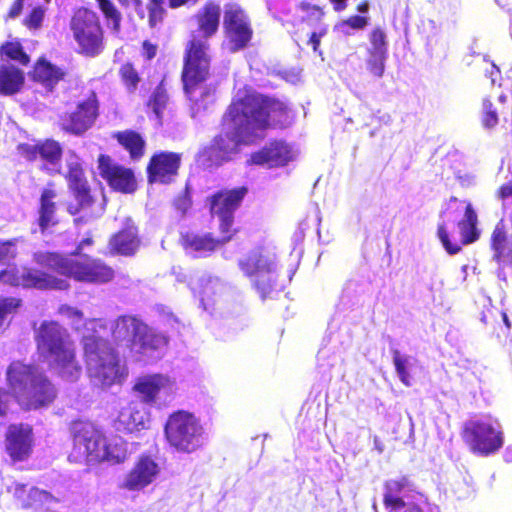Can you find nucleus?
Returning a JSON list of instances; mask_svg holds the SVG:
<instances>
[{
  "mask_svg": "<svg viewBox=\"0 0 512 512\" xmlns=\"http://www.w3.org/2000/svg\"><path fill=\"white\" fill-rule=\"evenodd\" d=\"M292 120L293 114L284 102L264 97L251 89H240L224 116V134L215 139L210 153H216L215 162L226 160L241 144L260 138L266 127H284Z\"/></svg>",
  "mask_w": 512,
  "mask_h": 512,
  "instance_id": "f257e3e1",
  "label": "nucleus"
},
{
  "mask_svg": "<svg viewBox=\"0 0 512 512\" xmlns=\"http://www.w3.org/2000/svg\"><path fill=\"white\" fill-rule=\"evenodd\" d=\"M220 6L207 3L198 13V29L186 48L182 80L185 93L191 102L190 109L195 117L206 111L216 98V88L207 83L210 68V55L207 40L219 26Z\"/></svg>",
  "mask_w": 512,
  "mask_h": 512,
  "instance_id": "f03ea898",
  "label": "nucleus"
},
{
  "mask_svg": "<svg viewBox=\"0 0 512 512\" xmlns=\"http://www.w3.org/2000/svg\"><path fill=\"white\" fill-rule=\"evenodd\" d=\"M108 329L103 320H89L83 324L82 343L89 377L95 385L108 388L121 384L128 372L104 339Z\"/></svg>",
  "mask_w": 512,
  "mask_h": 512,
  "instance_id": "7ed1b4c3",
  "label": "nucleus"
},
{
  "mask_svg": "<svg viewBox=\"0 0 512 512\" xmlns=\"http://www.w3.org/2000/svg\"><path fill=\"white\" fill-rule=\"evenodd\" d=\"M73 447L69 460L73 462L111 464L124 462L128 457L127 443L120 437L106 439L92 423L76 422L72 427Z\"/></svg>",
  "mask_w": 512,
  "mask_h": 512,
  "instance_id": "20e7f679",
  "label": "nucleus"
},
{
  "mask_svg": "<svg viewBox=\"0 0 512 512\" xmlns=\"http://www.w3.org/2000/svg\"><path fill=\"white\" fill-rule=\"evenodd\" d=\"M36 341L40 354L61 378L76 381L80 377L82 367L76 359L74 344L58 323L43 322L37 330Z\"/></svg>",
  "mask_w": 512,
  "mask_h": 512,
  "instance_id": "39448f33",
  "label": "nucleus"
},
{
  "mask_svg": "<svg viewBox=\"0 0 512 512\" xmlns=\"http://www.w3.org/2000/svg\"><path fill=\"white\" fill-rule=\"evenodd\" d=\"M8 385L18 404L26 410L50 405L56 397V389L36 367L13 362L6 372Z\"/></svg>",
  "mask_w": 512,
  "mask_h": 512,
  "instance_id": "423d86ee",
  "label": "nucleus"
},
{
  "mask_svg": "<svg viewBox=\"0 0 512 512\" xmlns=\"http://www.w3.org/2000/svg\"><path fill=\"white\" fill-rule=\"evenodd\" d=\"M110 331L115 342L124 344L137 360L159 359L167 345V338L132 316L119 317Z\"/></svg>",
  "mask_w": 512,
  "mask_h": 512,
  "instance_id": "0eeeda50",
  "label": "nucleus"
},
{
  "mask_svg": "<svg viewBox=\"0 0 512 512\" xmlns=\"http://www.w3.org/2000/svg\"><path fill=\"white\" fill-rule=\"evenodd\" d=\"M34 261L41 266L55 270L76 281L85 283H105L113 278V270L99 259L81 253L61 255L38 251Z\"/></svg>",
  "mask_w": 512,
  "mask_h": 512,
  "instance_id": "6e6552de",
  "label": "nucleus"
},
{
  "mask_svg": "<svg viewBox=\"0 0 512 512\" xmlns=\"http://www.w3.org/2000/svg\"><path fill=\"white\" fill-rule=\"evenodd\" d=\"M165 438L173 449L193 453L204 446L207 433L199 416L188 410L172 412L164 425Z\"/></svg>",
  "mask_w": 512,
  "mask_h": 512,
  "instance_id": "1a4fd4ad",
  "label": "nucleus"
},
{
  "mask_svg": "<svg viewBox=\"0 0 512 512\" xmlns=\"http://www.w3.org/2000/svg\"><path fill=\"white\" fill-rule=\"evenodd\" d=\"M462 436L470 451L482 457L495 454L504 445L503 428L498 419L489 414L467 420Z\"/></svg>",
  "mask_w": 512,
  "mask_h": 512,
  "instance_id": "9d476101",
  "label": "nucleus"
},
{
  "mask_svg": "<svg viewBox=\"0 0 512 512\" xmlns=\"http://www.w3.org/2000/svg\"><path fill=\"white\" fill-rule=\"evenodd\" d=\"M239 267L263 299L282 289L278 283V261L273 251H253L240 260Z\"/></svg>",
  "mask_w": 512,
  "mask_h": 512,
  "instance_id": "9b49d317",
  "label": "nucleus"
},
{
  "mask_svg": "<svg viewBox=\"0 0 512 512\" xmlns=\"http://www.w3.org/2000/svg\"><path fill=\"white\" fill-rule=\"evenodd\" d=\"M176 379L164 373H151L139 376L132 387L141 403L156 408L169 406L177 393Z\"/></svg>",
  "mask_w": 512,
  "mask_h": 512,
  "instance_id": "f8f14e48",
  "label": "nucleus"
},
{
  "mask_svg": "<svg viewBox=\"0 0 512 512\" xmlns=\"http://www.w3.org/2000/svg\"><path fill=\"white\" fill-rule=\"evenodd\" d=\"M70 29L80 53L96 56L103 51V31L96 13L88 9L77 10L70 21Z\"/></svg>",
  "mask_w": 512,
  "mask_h": 512,
  "instance_id": "ddd939ff",
  "label": "nucleus"
},
{
  "mask_svg": "<svg viewBox=\"0 0 512 512\" xmlns=\"http://www.w3.org/2000/svg\"><path fill=\"white\" fill-rule=\"evenodd\" d=\"M0 282L27 288L37 289H57L65 290L69 287V282L44 272L24 269L19 275L15 267H9L0 272Z\"/></svg>",
  "mask_w": 512,
  "mask_h": 512,
  "instance_id": "4468645a",
  "label": "nucleus"
},
{
  "mask_svg": "<svg viewBox=\"0 0 512 512\" xmlns=\"http://www.w3.org/2000/svg\"><path fill=\"white\" fill-rule=\"evenodd\" d=\"M246 189L239 188L228 191H221L213 195L209 200L210 211L213 217H217L219 221L220 233H235L232 229L234 212L240 205Z\"/></svg>",
  "mask_w": 512,
  "mask_h": 512,
  "instance_id": "2eb2a0df",
  "label": "nucleus"
},
{
  "mask_svg": "<svg viewBox=\"0 0 512 512\" xmlns=\"http://www.w3.org/2000/svg\"><path fill=\"white\" fill-rule=\"evenodd\" d=\"M160 471V465L155 458L141 455L123 477L121 487L131 492L142 491L156 481Z\"/></svg>",
  "mask_w": 512,
  "mask_h": 512,
  "instance_id": "dca6fc26",
  "label": "nucleus"
},
{
  "mask_svg": "<svg viewBox=\"0 0 512 512\" xmlns=\"http://www.w3.org/2000/svg\"><path fill=\"white\" fill-rule=\"evenodd\" d=\"M224 26L230 51L241 49L249 42L252 31L246 14L238 5L230 4L226 7Z\"/></svg>",
  "mask_w": 512,
  "mask_h": 512,
  "instance_id": "f3484780",
  "label": "nucleus"
},
{
  "mask_svg": "<svg viewBox=\"0 0 512 512\" xmlns=\"http://www.w3.org/2000/svg\"><path fill=\"white\" fill-rule=\"evenodd\" d=\"M18 152L28 160L40 159L43 169L51 174L60 173L62 147L52 139L38 143H22L18 145Z\"/></svg>",
  "mask_w": 512,
  "mask_h": 512,
  "instance_id": "a211bd4d",
  "label": "nucleus"
},
{
  "mask_svg": "<svg viewBox=\"0 0 512 512\" xmlns=\"http://www.w3.org/2000/svg\"><path fill=\"white\" fill-rule=\"evenodd\" d=\"M401 484L398 481H389L386 483V492L384 494V505L393 511L403 512H440V508L431 504L421 493H414L405 498L394 495L400 491Z\"/></svg>",
  "mask_w": 512,
  "mask_h": 512,
  "instance_id": "6ab92c4d",
  "label": "nucleus"
},
{
  "mask_svg": "<svg viewBox=\"0 0 512 512\" xmlns=\"http://www.w3.org/2000/svg\"><path fill=\"white\" fill-rule=\"evenodd\" d=\"M98 171L109 186L116 191L132 193L136 189V181L133 172L114 162L109 156L100 155L98 159Z\"/></svg>",
  "mask_w": 512,
  "mask_h": 512,
  "instance_id": "aec40b11",
  "label": "nucleus"
},
{
  "mask_svg": "<svg viewBox=\"0 0 512 512\" xmlns=\"http://www.w3.org/2000/svg\"><path fill=\"white\" fill-rule=\"evenodd\" d=\"M97 111L96 97L91 95L80 102L76 110L62 120L63 129L76 135L84 133L94 124Z\"/></svg>",
  "mask_w": 512,
  "mask_h": 512,
  "instance_id": "412c9836",
  "label": "nucleus"
},
{
  "mask_svg": "<svg viewBox=\"0 0 512 512\" xmlns=\"http://www.w3.org/2000/svg\"><path fill=\"white\" fill-rule=\"evenodd\" d=\"M150 424V412L138 401H131L123 406L116 420L117 429L130 433L148 429Z\"/></svg>",
  "mask_w": 512,
  "mask_h": 512,
  "instance_id": "4be33fe9",
  "label": "nucleus"
},
{
  "mask_svg": "<svg viewBox=\"0 0 512 512\" xmlns=\"http://www.w3.org/2000/svg\"><path fill=\"white\" fill-rule=\"evenodd\" d=\"M33 430L28 424H12L6 433V449L14 460L26 458L33 446Z\"/></svg>",
  "mask_w": 512,
  "mask_h": 512,
  "instance_id": "5701e85b",
  "label": "nucleus"
},
{
  "mask_svg": "<svg viewBox=\"0 0 512 512\" xmlns=\"http://www.w3.org/2000/svg\"><path fill=\"white\" fill-rule=\"evenodd\" d=\"M298 151L290 144L283 141H275L266 145L259 152L251 156V163L257 165H266L268 167H277L286 165L294 160Z\"/></svg>",
  "mask_w": 512,
  "mask_h": 512,
  "instance_id": "b1692460",
  "label": "nucleus"
},
{
  "mask_svg": "<svg viewBox=\"0 0 512 512\" xmlns=\"http://www.w3.org/2000/svg\"><path fill=\"white\" fill-rule=\"evenodd\" d=\"M181 161L180 154L161 152L154 155L148 166L150 182L169 183L176 176Z\"/></svg>",
  "mask_w": 512,
  "mask_h": 512,
  "instance_id": "393cba45",
  "label": "nucleus"
},
{
  "mask_svg": "<svg viewBox=\"0 0 512 512\" xmlns=\"http://www.w3.org/2000/svg\"><path fill=\"white\" fill-rule=\"evenodd\" d=\"M232 237V234L228 233H221V237L218 239L213 238L210 234L188 233L183 236L182 244L188 254L194 257H203L230 241Z\"/></svg>",
  "mask_w": 512,
  "mask_h": 512,
  "instance_id": "a878e982",
  "label": "nucleus"
},
{
  "mask_svg": "<svg viewBox=\"0 0 512 512\" xmlns=\"http://www.w3.org/2000/svg\"><path fill=\"white\" fill-rule=\"evenodd\" d=\"M68 168L67 179L81 208L90 204V195L87 182L84 178L80 158L72 151L68 152L66 157Z\"/></svg>",
  "mask_w": 512,
  "mask_h": 512,
  "instance_id": "bb28decb",
  "label": "nucleus"
},
{
  "mask_svg": "<svg viewBox=\"0 0 512 512\" xmlns=\"http://www.w3.org/2000/svg\"><path fill=\"white\" fill-rule=\"evenodd\" d=\"M192 290L199 297L203 308L209 310L222 297L226 286L219 278L206 276L199 279L197 286H193Z\"/></svg>",
  "mask_w": 512,
  "mask_h": 512,
  "instance_id": "cd10ccee",
  "label": "nucleus"
},
{
  "mask_svg": "<svg viewBox=\"0 0 512 512\" xmlns=\"http://www.w3.org/2000/svg\"><path fill=\"white\" fill-rule=\"evenodd\" d=\"M111 250L122 255H131L139 247L137 230L131 220H127L125 228L110 240Z\"/></svg>",
  "mask_w": 512,
  "mask_h": 512,
  "instance_id": "c85d7f7f",
  "label": "nucleus"
},
{
  "mask_svg": "<svg viewBox=\"0 0 512 512\" xmlns=\"http://www.w3.org/2000/svg\"><path fill=\"white\" fill-rule=\"evenodd\" d=\"M24 84V73L9 63L0 64V94L17 93Z\"/></svg>",
  "mask_w": 512,
  "mask_h": 512,
  "instance_id": "c756f323",
  "label": "nucleus"
},
{
  "mask_svg": "<svg viewBox=\"0 0 512 512\" xmlns=\"http://www.w3.org/2000/svg\"><path fill=\"white\" fill-rule=\"evenodd\" d=\"M301 8L306 12V18L309 23L315 24L308 43L312 46L313 50L317 52L321 38L325 36L328 31V25L321 21L324 12L320 7L310 4H302Z\"/></svg>",
  "mask_w": 512,
  "mask_h": 512,
  "instance_id": "7c9ffc66",
  "label": "nucleus"
},
{
  "mask_svg": "<svg viewBox=\"0 0 512 512\" xmlns=\"http://www.w3.org/2000/svg\"><path fill=\"white\" fill-rule=\"evenodd\" d=\"M14 496L23 507H36L54 500L46 491L19 483L14 486Z\"/></svg>",
  "mask_w": 512,
  "mask_h": 512,
  "instance_id": "2f4dec72",
  "label": "nucleus"
},
{
  "mask_svg": "<svg viewBox=\"0 0 512 512\" xmlns=\"http://www.w3.org/2000/svg\"><path fill=\"white\" fill-rule=\"evenodd\" d=\"M393 361L400 381L407 387L411 386L419 368L417 359L395 352Z\"/></svg>",
  "mask_w": 512,
  "mask_h": 512,
  "instance_id": "473e14b6",
  "label": "nucleus"
},
{
  "mask_svg": "<svg viewBox=\"0 0 512 512\" xmlns=\"http://www.w3.org/2000/svg\"><path fill=\"white\" fill-rule=\"evenodd\" d=\"M55 198V193L51 189H45L41 195L40 199V209H39V226L41 231L44 232L51 226L57 223L56 215H55V203L53 199Z\"/></svg>",
  "mask_w": 512,
  "mask_h": 512,
  "instance_id": "72a5a7b5",
  "label": "nucleus"
},
{
  "mask_svg": "<svg viewBox=\"0 0 512 512\" xmlns=\"http://www.w3.org/2000/svg\"><path fill=\"white\" fill-rule=\"evenodd\" d=\"M33 77L44 86L52 88L62 77L63 72L45 60L37 62Z\"/></svg>",
  "mask_w": 512,
  "mask_h": 512,
  "instance_id": "f704fd0d",
  "label": "nucleus"
},
{
  "mask_svg": "<svg viewBox=\"0 0 512 512\" xmlns=\"http://www.w3.org/2000/svg\"><path fill=\"white\" fill-rule=\"evenodd\" d=\"M477 215L472 208V205L468 203L465 207V215L462 221L459 222V228L463 237V242L468 244L474 242L477 237Z\"/></svg>",
  "mask_w": 512,
  "mask_h": 512,
  "instance_id": "c9c22d12",
  "label": "nucleus"
},
{
  "mask_svg": "<svg viewBox=\"0 0 512 512\" xmlns=\"http://www.w3.org/2000/svg\"><path fill=\"white\" fill-rule=\"evenodd\" d=\"M492 248L494 250V258L498 262H504L509 259L512 263V250L507 252L506 249V232L504 226L499 223L496 225L492 233Z\"/></svg>",
  "mask_w": 512,
  "mask_h": 512,
  "instance_id": "e433bc0d",
  "label": "nucleus"
},
{
  "mask_svg": "<svg viewBox=\"0 0 512 512\" xmlns=\"http://www.w3.org/2000/svg\"><path fill=\"white\" fill-rule=\"evenodd\" d=\"M118 141L129 152L132 158H139L143 154L144 141L141 136L132 131H126L117 135Z\"/></svg>",
  "mask_w": 512,
  "mask_h": 512,
  "instance_id": "4c0bfd02",
  "label": "nucleus"
},
{
  "mask_svg": "<svg viewBox=\"0 0 512 512\" xmlns=\"http://www.w3.org/2000/svg\"><path fill=\"white\" fill-rule=\"evenodd\" d=\"M368 24V19L363 16H351L348 19L338 22L334 26V31L339 34L349 36L357 30L364 29Z\"/></svg>",
  "mask_w": 512,
  "mask_h": 512,
  "instance_id": "58836bf2",
  "label": "nucleus"
},
{
  "mask_svg": "<svg viewBox=\"0 0 512 512\" xmlns=\"http://www.w3.org/2000/svg\"><path fill=\"white\" fill-rule=\"evenodd\" d=\"M387 54L383 52H368L366 68L371 75L381 78L385 71Z\"/></svg>",
  "mask_w": 512,
  "mask_h": 512,
  "instance_id": "ea45409f",
  "label": "nucleus"
},
{
  "mask_svg": "<svg viewBox=\"0 0 512 512\" xmlns=\"http://www.w3.org/2000/svg\"><path fill=\"white\" fill-rule=\"evenodd\" d=\"M1 56L15 60L22 65H26L29 62L28 55L23 52L21 44L17 41L7 42L2 45Z\"/></svg>",
  "mask_w": 512,
  "mask_h": 512,
  "instance_id": "a19ab883",
  "label": "nucleus"
},
{
  "mask_svg": "<svg viewBox=\"0 0 512 512\" xmlns=\"http://www.w3.org/2000/svg\"><path fill=\"white\" fill-rule=\"evenodd\" d=\"M451 215L449 212H445L442 216V221L438 225L437 229V235L439 240L441 241L443 247L449 254H456L460 251V246L457 243H452L449 240L448 233H447V227H446V221L451 220Z\"/></svg>",
  "mask_w": 512,
  "mask_h": 512,
  "instance_id": "79ce46f5",
  "label": "nucleus"
},
{
  "mask_svg": "<svg viewBox=\"0 0 512 512\" xmlns=\"http://www.w3.org/2000/svg\"><path fill=\"white\" fill-rule=\"evenodd\" d=\"M167 100H168V97H167V94L164 91V89L161 86L157 87L152 94V97L149 101L148 106H149V108L152 109V111L155 115V118L158 121H160V118H161L163 109L166 106Z\"/></svg>",
  "mask_w": 512,
  "mask_h": 512,
  "instance_id": "37998d69",
  "label": "nucleus"
},
{
  "mask_svg": "<svg viewBox=\"0 0 512 512\" xmlns=\"http://www.w3.org/2000/svg\"><path fill=\"white\" fill-rule=\"evenodd\" d=\"M99 7L108 20V25L114 30L118 31L120 24V14L115 9L114 5L109 0H97Z\"/></svg>",
  "mask_w": 512,
  "mask_h": 512,
  "instance_id": "c03bdc74",
  "label": "nucleus"
},
{
  "mask_svg": "<svg viewBox=\"0 0 512 512\" xmlns=\"http://www.w3.org/2000/svg\"><path fill=\"white\" fill-rule=\"evenodd\" d=\"M20 301L16 298L0 300V329L7 323L8 317L19 307Z\"/></svg>",
  "mask_w": 512,
  "mask_h": 512,
  "instance_id": "a18cd8bd",
  "label": "nucleus"
},
{
  "mask_svg": "<svg viewBox=\"0 0 512 512\" xmlns=\"http://www.w3.org/2000/svg\"><path fill=\"white\" fill-rule=\"evenodd\" d=\"M368 52H383L387 54L386 36L381 29H375L372 31Z\"/></svg>",
  "mask_w": 512,
  "mask_h": 512,
  "instance_id": "49530a36",
  "label": "nucleus"
},
{
  "mask_svg": "<svg viewBox=\"0 0 512 512\" xmlns=\"http://www.w3.org/2000/svg\"><path fill=\"white\" fill-rule=\"evenodd\" d=\"M482 122L486 128H493L498 124V114L490 100L484 99L482 104Z\"/></svg>",
  "mask_w": 512,
  "mask_h": 512,
  "instance_id": "de8ad7c7",
  "label": "nucleus"
},
{
  "mask_svg": "<svg viewBox=\"0 0 512 512\" xmlns=\"http://www.w3.org/2000/svg\"><path fill=\"white\" fill-rule=\"evenodd\" d=\"M59 314L67 318L75 329H80L83 322V313L80 310L68 305H62L59 308Z\"/></svg>",
  "mask_w": 512,
  "mask_h": 512,
  "instance_id": "09e8293b",
  "label": "nucleus"
},
{
  "mask_svg": "<svg viewBox=\"0 0 512 512\" xmlns=\"http://www.w3.org/2000/svg\"><path fill=\"white\" fill-rule=\"evenodd\" d=\"M120 75H121L123 83L129 90L136 88V86L139 82V77H138L137 72L135 71V69L133 68V66L131 64H129V63L124 64L120 68Z\"/></svg>",
  "mask_w": 512,
  "mask_h": 512,
  "instance_id": "8fccbe9b",
  "label": "nucleus"
},
{
  "mask_svg": "<svg viewBox=\"0 0 512 512\" xmlns=\"http://www.w3.org/2000/svg\"><path fill=\"white\" fill-rule=\"evenodd\" d=\"M163 0H150L149 4V23L150 25L156 26L163 17Z\"/></svg>",
  "mask_w": 512,
  "mask_h": 512,
  "instance_id": "3c124183",
  "label": "nucleus"
},
{
  "mask_svg": "<svg viewBox=\"0 0 512 512\" xmlns=\"http://www.w3.org/2000/svg\"><path fill=\"white\" fill-rule=\"evenodd\" d=\"M44 16H45L44 8L37 6V7L33 8L32 11L30 12V14L25 18L24 24L29 29H38L43 22Z\"/></svg>",
  "mask_w": 512,
  "mask_h": 512,
  "instance_id": "603ef678",
  "label": "nucleus"
},
{
  "mask_svg": "<svg viewBox=\"0 0 512 512\" xmlns=\"http://www.w3.org/2000/svg\"><path fill=\"white\" fill-rule=\"evenodd\" d=\"M17 239L0 243V262H6L14 259L17 255Z\"/></svg>",
  "mask_w": 512,
  "mask_h": 512,
  "instance_id": "864d4df0",
  "label": "nucleus"
},
{
  "mask_svg": "<svg viewBox=\"0 0 512 512\" xmlns=\"http://www.w3.org/2000/svg\"><path fill=\"white\" fill-rule=\"evenodd\" d=\"M457 179L463 187H471L476 184V176L469 172L459 173Z\"/></svg>",
  "mask_w": 512,
  "mask_h": 512,
  "instance_id": "5fc2aeb1",
  "label": "nucleus"
},
{
  "mask_svg": "<svg viewBox=\"0 0 512 512\" xmlns=\"http://www.w3.org/2000/svg\"><path fill=\"white\" fill-rule=\"evenodd\" d=\"M156 46L148 41L143 43V54L147 59H152L156 55Z\"/></svg>",
  "mask_w": 512,
  "mask_h": 512,
  "instance_id": "6e6d98bb",
  "label": "nucleus"
},
{
  "mask_svg": "<svg viewBox=\"0 0 512 512\" xmlns=\"http://www.w3.org/2000/svg\"><path fill=\"white\" fill-rule=\"evenodd\" d=\"M9 396L0 391V416L5 415L8 410Z\"/></svg>",
  "mask_w": 512,
  "mask_h": 512,
  "instance_id": "4d7b16f0",
  "label": "nucleus"
},
{
  "mask_svg": "<svg viewBox=\"0 0 512 512\" xmlns=\"http://www.w3.org/2000/svg\"><path fill=\"white\" fill-rule=\"evenodd\" d=\"M23 1L24 0H16L15 3L13 4V6L11 7L10 9V12H9V16L14 18V17H17L21 10H22V6H23Z\"/></svg>",
  "mask_w": 512,
  "mask_h": 512,
  "instance_id": "13d9d810",
  "label": "nucleus"
},
{
  "mask_svg": "<svg viewBox=\"0 0 512 512\" xmlns=\"http://www.w3.org/2000/svg\"><path fill=\"white\" fill-rule=\"evenodd\" d=\"M512 195V185L505 184L499 190V196L502 199H505Z\"/></svg>",
  "mask_w": 512,
  "mask_h": 512,
  "instance_id": "bf43d9fd",
  "label": "nucleus"
},
{
  "mask_svg": "<svg viewBox=\"0 0 512 512\" xmlns=\"http://www.w3.org/2000/svg\"><path fill=\"white\" fill-rule=\"evenodd\" d=\"M333 6L335 11H343L347 6V0H329Z\"/></svg>",
  "mask_w": 512,
  "mask_h": 512,
  "instance_id": "052dcab7",
  "label": "nucleus"
},
{
  "mask_svg": "<svg viewBox=\"0 0 512 512\" xmlns=\"http://www.w3.org/2000/svg\"><path fill=\"white\" fill-rule=\"evenodd\" d=\"M504 458L507 462H512V446L506 448Z\"/></svg>",
  "mask_w": 512,
  "mask_h": 512,
  "instance_id": "680f3d73",
  "label": "nucleus"
},
{
  "mask_svg": "<svg viewBox=\"0 0 512 512\" xmlns=\"http://www.w3.org/2000/svg\"><path fill=\"white\" fill-rule=\"evenodd\" d=\"M120 1L123 2L127 6H134L135 8H137L140 4V0H120Z\"/></svg>",
  "mask_w": 512,
  "mask_h": 512,
  "instance_id": "e2e57ef3",
  "label": "nucleus"
},
{
  "mask_svg": "<svg viewBox=\"0 0 512 512\" xmlns=\"http://www.w3.org/2000/svg\"><path fill=\"white\" fill-rule=\"evenodd\" d=\"M90 244H91V240H90V239H85V240H83V241L79 244V246H78V249H77V252H76V253H80V250L84 249V247H85L86 245H90Z\"/></svg>",
  "mask_w": 512,
  "mask_h": 512,
  "instance_id": "0e129e2a",
  "label": "nucleus"
},
{
  "mask_svg": "<svg viewBox=\"0 0 512 512\" xmlns=\"http://www.w3.org/2000/svg\"><path fill=\"white\" fill-rule=\"evenodd\" d=\"M358 11L361 13H366L368 11V3H362L358 6Z\"/></svg>",
  "mask_w": 512,
  "mask_h": 512,
  "instance_id": "69168bd1",
  "label": "nucleus"
},
{
  "mask_svg": "<svg viewBox=\"0 0 512 512\" xmlns=\"http://www.w3.org/2000/svg\"><path fill=\"white\" fill-rule=\"evenodd\" d=\"M373 509L375 510V512H378L377 511V505L375 503L373 504Z\"/></svg>",
  "mask_w": 512,
  "mask_h": 512,
  "instance_id": "338daca9",
  "label": "nucleus"
},
{
  "mask_svg": "<svg viewBox=\"0 0 512 512\" xmlns=\"http://www.w3.org/2000/svg\"><path fill=\"white\" fill-rule=\"evenodd\" d=\"M451 202H452L453 204H457V200H456V199L452 200Z\"/></svg>",
  "mask_w": 512,
  "mask_h": 512,
  "instance_id": "774afa93",
  "label": "nucleus"
}]
</instances>
